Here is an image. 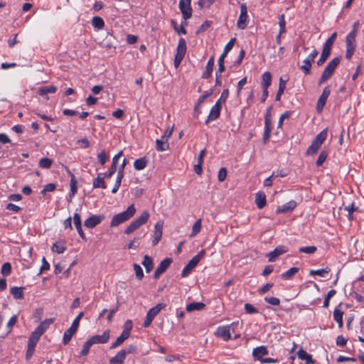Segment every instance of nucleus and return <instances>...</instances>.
Listing matches in <instances>:
<instances>
[{
  "label": "nucleus",
  "instance_id": "64",
  "mask_svg": "<svg viewBox=\"0 0 364 364\" xmlns=\"http://www.w3.org/2000/svg\"><path fill=\"white\" fill-rule=\"evenodd\" d=\"M55 189V185L54 183H48L46 185L41 191L42 194H45L46 192H52Z\"/></svg>",
  "mask_w": 364,
  "mask_h": 364
},
{
  "label": "nucleus",
  "instance_id": "28",
  "mask_svg": "<svg viewBox=\"0 0 364 364\" xmlns=\"http://www.w3.org/2000/svg\"><path fill=\"white\" fill-rule=\"evenodd\" d=\"M105 178H106L105 177V176L103 177H102L100 173L98 174L97 176L93 181V183H92L93 188H101L103 189L107 188V186L105 182Z\"/></svg>",
  "mask_w": 364,
  "mask_h": 364
},
{
  "label": "nucleus",
  "instance_id": "20",
  "mask_svg": "<svg viewBox=\"0 0 364 364\" xmlns=\"http://www.w3.org/2000/svg\"><path fill=\"white\" fill-rule=\"evenodd\" d=\"M214 56H211L206 64L205 70L202 75V78L208 79L211 76V73L213 72V69L214 67Z\"/></svg>",
  "mask_w": 364,
  "mask_h": 364
},
{
  "label": "nucleus",
  "instance_id": "61",
  "mask_svg": "<svg viewBox=\"0 0 364 364\" xmlns=\"http://www.w3.org/2000/svg\"><path fill=\"white\" fill-rule=\"evenodd\" d=\"M162 237V232H154L153 234V240H152V245L153 246L156 245Z\"/></svg>",
  "mask_w": 364,
  "mask_h": 364
},
{
  "label": "nucleus",
  "instance_id": "53",
  "mask_svg": "<svg viewBox=\"0 0 364 364\" xmlns=\"http://www.w3.org/2000/svg\"><path fill=\"white\" fill-rule=\"evenodd\" d=\"M279 31L280 34H283L286 32V21L284 14H282L279 16Z\"/></svg>",
  "mask_w": 364,
  "mask_h": 364
},
{
  "label": "nucleus",
  "instance_id": "63",
  "mask_svg": "<svg viewBox=\"0 0 364 364\" xmlns=\"http://www.w3.org/2000/svg\"><path fill=\"white\" fill-rule=\"evenodd\" d=\"M213 94V90H209L208 91H206L203 95H201L198 100V106H200V105L201 103L203 102V101L208 98V97H210L211 95Z\"/></svg>",
  "mask_w": 364,
  "mask_h": 364
},
{
  "label": "nucleus",
  "instance_id": "58",
  "mask_svg": "<svg viewBox=\"0 0 364 364\" xmlns=\"http://www.w3.org/2000/svg\"><path fill=\"white\" fill-rule=\"evenodd\" d=\"M304 65L300 67V69L306 74L309 75L311 73V64L309 61H303Z\"/></svg>",
  "mask_w": 364,
  "mask_h": 364
},
{
  "label": "nucleus",
  "instance_id": "23",
  "mask_svg": "<svg viewBox=\"0 0 364 364\" xmlns=\"http://www.w3.org/2000/svg\"><path fill=\"white\" fill-rule=\"evenodd\" d=\"M255 203L259 209H262L266 205V196L264 193L259 191L256 193Z\"/></svg>",
  "mask_w": 364,
  "mask_h": 364
},
{
  "label": "nucleus",
  "instance_id": "51",
  "mask_svg": "<svg viewBox=\"0 0 364 364\" xmlns=\"http://www.w3.org/2000/svg\"><path fill=\"white\" fill-rule=\"evenodd\" d=\"M11 272V265L9 262L3 264L1 269V273L4 276H9Z\"/></svg>",
  "mask_w": 364,
  "mask_h": 364
},
{
  "label": "nucleus",
  "instance_id": "62",
  "mask_svg": "<svg viewBox=\"0 0 364 364\" xmlns=\"http://www.w3.org/2000/svg\"><path fill=\"white\" fill-rule=\"evenodd\" d=\"M264 301L273 306H278L280 304V301L277 297H265Z\"/></svg>",
  "mask_w": 364,
  "mask_h": 364
},
{
  "label": "nucleus",
  "instance_id": "60",
  "mask_svg": "<svg viewBox=\"0 0 364 364\" xmlns=\"http://www.w3.org/2000/svg\"><path fill=\"white\" fill-rule=\"evenodd\" d=\"M245 310L247 314H257L258 310L251 304L247 303L245 304Z\"/></svg>",
  "mask_w": 364,
  "mask_h": 364
},
{
  "label": "nucleus",
  "instance_id": "30",
  "mask_svg": "<svg viewBox=\"0 0 364 364\" xmlns=\"http://www.w3.org/2000/svg\"><path fill=\"white\" fill-rule=\"evenodd\" d=\"M148 160L146 157H141L136 159L134 162V167L137 171L144 169L147 165Z\"/></svg>",
  "mask_w": 364,
  "mask_h": 364
},
{
  "label": "nucleus",
  "instance_id": "59",
  "mask_svg": "<svg viewBox=\"0 0 364 364\" xmlns=\"http://www.w3.org/2000/svg\"><path fill=\"white\" fill-rule=\"evenodd\" d=\"M227 177V169L224 167L220 168L218 174V179L220 182H223L225 180Z\"/></svg>",
  "mask_w": 364,
  "mask_h": 364
},
{
  "label": "nucleus",
  "instance_id": "10",
  "mask_svg": "<svg viewBox=\"0 0 364 364\" xmlns=\"http://www.w3.org/2000/svg\"><path fill=\"white\" fill-rule=\"evenodd\" d=\"M221 108L222 102H220V100H218L215 105L211 108L205 124H208L211 120L217 119L220 117Z\"/></svg>",
  "mask_w": 364,
  "mask_h": 364
},
{
  "label": "nucleus",
  "instance_id": "54",
  "mask_svg": "<svg viewBox=\"0 0 364 364\" xmlns=\"http://www.w3.org/2000/svg\"><path fill=\"white\" fill-rule=\"evenodd\" d=\"M123 176H122V173H117V179H116V181H115V183H114V186L112 190V193H116L119 188V186H121V183H122V179Z\"/></svg>",
  "mask_w": 364,
  "mask_h": 364
},
{
  "label": "nucleus",
  "instance_id": "44",
  "mask_svg": "<svg viewBox=\"0 0 364 364\" xmlns=\"http://www.w3.org/2000/svg\"><path fill=\"white\" fill-rule=\"evenodd\" d=\"M200 229H201V220L198 219V220H196L194 223V224L193 225L192 232L190 235V237H192L196 236L200 231Z\"/></svg>",
  "mask_w": 364,
  "mask_h": 364
},
{
  "label": "nucleus",
  "instance_id": "4",
  "mask_svg": "<svg viewBox=\"0 0 364 364\" xmlns=\"http://www.w3.org/2000/svg\"><path fill=\"white\" fill-rule=\"evenodd\" d=\"M43 333L40 331V330H37L36 328L31 333L29 336L28 341L27 350L26 353V359L29 360L34 353L35 348L41 336Z\"/></svg>",
  "mask_w": 364,
  "mask_h": 364
},
{
  "label": "nucleus",
  "instance_id": "38",
  "mask_svg": "<svg viewBox=\"0 0 364 364\" xmlns=\"http://www.w3.org/2000/svg\"><path fill=\"white\" fill-rule=\"evenodd\" d=\"M321 144L313 141L306 151V155H314L320 149Z\"/></svg>",
  "mask_w": 364,
  "mask_h": 364
},
{
  "label": "nucleus",
  "instance_id": "48",
  "mask_svg": "<svg viewBox=\"0 0 364 364\" xmlns=\"http://www.w3.org/2000/svg\"><path fill=\"white\" fill-rule=\"evenodd\" d=\"M329 272H330V269L326 267L324 269H317V270L311 269V270H310L309 274L311 275H318L320 277H325V275L326 274H328Z\"/></svg>",
  "mask_w": 364,
  "mask_h": 364
},
{
  "label": "nucleus",
  "instance_id": "1",
  "mask_svg": "<svg viewBox=\"0 0 364 364\" xmlns=\"http://www.w3.org/2000/svg\"><path fill=\"white\" fill-rule=\"evenodd\" d=\"M136 213V208L134 204L130 205L126 210L114 215L110 222L111 227H116L132 218Z\"/></svg>",
  "mask_w": 364,
  "mask_h": 364
},
{
  "label": "nucleus",
  "instance_id": "50",
  "mask_svg": "<svg viewBox=\"0 0 364 364\" xmlns=\"http://www.w3.org/2000/svg\"><path fill=\"white\" fill-rule=\"evenodd\" d=\"M212 24V21H204L202 25L197 29L196 31V34H199V33H201L204 31H205L206 30H208L210 26Z\"/></svg>",
  "mask_w": 364,
  "mask_h": 364
},
{
  "label": "nucleus",
  "instance_id": "39",
  "mask_svg": "<svg viewBox=\"0 0 364 364\" xmlns=\"http://www.w3.org/2000/svg\"><path fill=\"white\" fill-rule=\"evenodd\" d=\"M171 23L173 27L174 31L178 34H184V35L186 34V30L184 28V26L187 24L186 21H185L184 23H181L180 28L178 27V25H177V23L176 22V21L171 20Z\"/></svg>",
  "mask_w": 364,
  "mask_h": 364
},
{
  "label": "nucleus",
  "instance_id": "17",
  "mask_svg": "<svg viewBox=\"0 0 364 364\" xmlns=\"http://www.w3.org/2000/svg\"><path fill=\"white\" fill-rule=\"evenodd\" d=\"M287 252V250L283 246H279V247H276L273 251L270 252L267 255L269 261L271 262L275 261L276 258L278 256H279Z\"/></svg>",
  "mask_w": 364,
  "mask_h": 364
},
{
  "label": "nucleus",
  "instance_id": "52",
  "mask_svg": "<svg viewBox=\"0 0 364 364\" xmlns=\"http://www.w3.org/2000/svg\"><path fill=\"white\" fill-rule=\"evenodd\" d=\"M317 248L316 246H308V247H301L299 249L300 252H303L305 254H314L316 251Z\"/></svg>",
  "mask_w": 364,
  "mask_h": 364
},
{
  "label": "nucleus",
  "instance_id": "11",
  "mask_svg": "<svg viewBox=\"0 0 364 364\" xmlns=\"http://www.w3.org/2000/svg\"><path fill=\"white\" fill-rule=\"evenodd\" d=\"M104 219L105 216L103 215H93L85 220L84 225L88 228H93L100 224Z\"/></svg>",
  "mask_w": 364,
  "mask_h": 364
},
{
  "label": "nucleus",
  "instance_id": "9",
  "mask_svg": "<svg viewBox=\"0 0 364 364\" xmlns=\"http://www.w3.org/2000/svg\"><path fill=\"white\" fill-rule=\"evenodd\" d=\"M331 90L329 86H326L323 88V92L321 95H320L317 104H316V109L318 112H321L323 109V107L326 105L327 98L330 95Z\"/></svg>",
  "mask_w": 364,
  "mask_h": 364
},
{
  "label": "nucleus",
  "instance_id": "12",
  "mask_svg": "<svg viewBox=\"0 0 364 364\" xmlns=\"http://www.w3.org/2000/svg\"><path fill=\"white\" fill-rule=\"evenodd\" d=\"M122 154H123V152H122V151H121L113 157L111 166L109 167L108 171H107L105 173V178H109L112 177L113 176V174L116 172L117 164H118V161H119L121 156L122 155Z\"/></svg>",
  "mask_w": 364,
  "mask_h": 364
},
{
  "label": "nucleus",
  "instance_id": "45",
  "mask_svg": "<svg viewBox=\"0 0 364 364\" xmlns=\"http://www.w3.org/2000/svg\"><path fill=\"white\" fill-rule=\"evenodd\" d=\"M92 346V342L88 339L83 345L82 349L80 352L79 357H83L88 354L90 347Z\"/></svg>",
  "mask_w": 364,
  "mask_h": 364
},
{
  "label": "nucleus",
  "instance_id": "18",
  "mask_svg": "<svg viewBox=\"0 0 364 364\" xmlns=\"http://www.w3.org/2000/svg\"><path fill=\"white\" fill-rule=\"evenodd\" d=\"M341 304H339L333 311V319L337 322L338 328H342L343 326V311L341 309Z\"/></svg>",
  "mask_w": 364,
  "mask_h": 364
},
{
  "label": "nucleus",
  "instance_id": "14",
  "mask_svg": "<svg viewBox=\"0 0 364 364\" xmlns=\"http://www.w3.org/2000/svg\"><path fill=\"white\" fill-rule=\"evenodd\" d=\"M267 354L268 350L264 346L255 348L252 350V356L255 360H262V357L267 355Z\"/></svg>",
  "mask_w": 364,
  "mask_h": 364
},
{
  "label": "nucleus",
  "instance_id": "42",
  "mask_svg": "<svg viewBox=\"0 0 364 364\" xmlns=\"http://www.w3.org/2000/svg\"><path fill=\"white\" fill-rule=\"evenodd\" d=\"M327 137V129L322 130L319 134L316 135L315 139L313 140L320 144H322Z\"/></svg>",
  "mask_w": 364,
  "mask_h": 364
},
{
  "label": "nucleus",
  "instance_id": "6",
  "mask_svg": "<svg viewBox=\"0 0 364 364\" xmlns=\"http://www.w3.org/2000/svg\"><path fill=\"white\" fill-rule=\"evenodd\" d=\"M164 306L165 305L164 304H159L150 309L146 314V319L144 321L143 326L144 328L149 327L154 317L160 312L163 308H164Z\"/></svg>",
  "mask_w": 364,
  "mask_h": 364
},
{
  "label": "nucleus",
  "instance_id": "8",
  "mask_svg": "<svg viewBox=\"0 0 364 364\" xmlns=\"http://www.w3.org/2000/svg\"><path fill=\"white\" fill-rule=\"evenodd\" d=\"M247 9L245 4L240 5V14L238 18L237 26L240 29H245L247 27Z\"/></svg>",
  "mask_w": 364,
  "mask_h": 364
},
{
  "label": "nucleus",
  "instance_id": "26",
  "mask_svg": "<svg viewBox=\"0 0 364 364\" xmlns=\"http://www.w3.org/2000/svg\"><path fill=\"white\" fill-rule=\"evenodd\" d=\"M69 176H70V198H72L77 193V181L72 172L68 171Z\"/></svg>",
  "mask_w": 364,
  "mask_h": 364
},
{
  "label": "nucleus",
  "instance_id": "32",
  "mask_svg": "<svg viewBox=\"0 0 364 364\" xmlns=\"http://www.w3.org/2000/svg\"><path fill=\"white\" fill-rule=\"evenodd\" d=\"M51 250L54 252L62 254L66 250V247L65 246L63 242L57 241L53 245Z\"/></svg>",
  "mask_w": 364,
  "mask_h": 364
},
{
  "label": "nucleus",
  "instance_id": "36",
  "mask_svg": "<svg viewBox=\"0 0 364 364\" xmlns=\"http://www.w3.org/2000/svg\"><path fill=\"white\" fill-rule=\"evenodd\" d=\"M262 85L263 88H268L272 82V75L269 72H265L262 76Z\"/></svg>",
  "mask_w": 364,
  "mask_h": 364
},
{
  "label": "nucleus",
  "instance_id": "3",
  "mask_svg": "<svg viewBox=\"0 0 364 364\" xmlns=\"http://www.w3.org/2000/svg\"><path fill=\"white\" fill-rule=\"evenodd\" d=\"M149 213L147 210H144L141 214L134 219L125 229L124 233L129 235L139 229L141 225L146 223L149 218Z\"/></svg>",
  "mask_w": 364,
  "mask_h": 364
},
{
  "label": "nucleus",
  "instance_id": "7",
  "mask_svg": "<svg viewBox=\"0 0 364 364\" xmlns=\"http://www.w3.org/2000/svg\"><path fill=\"white\" fill-rule=\"evenodd\" d=\"M191 3V0L179 1L178 7L185 21H187L192 16L193 9Z\"/></svg>",
  "mask_w": 364,
  "mask_h": 364
},
{
  "label": "nucleus",
  "instance_id": "46",
  "mask_svg": "<svg viewBox=\"0 0 364 364\" xmlns=\"http://www.w3.org/2000/svg\"><path fill=\"white\" fill-rule=\"evenodd\" d=\"M171 262H172L171 258H166L160 262L158 268L161 269V270L163 272H165L166 271V269L168 268V267L170 266V264H171Z\"/></svg>",
  "mask_w": 364,
  "mask_h": 364
},
{
  "label": "nucleus",
  "instance_id": "43",
  "mask_svg": "<svg viewBox=\"0 0 364 364\" xmlns=\"http://www.w3.org/2000/svg\"><path fill=\"white\" fill-rule=\"evenodd\" d=\"M337 36V33L336 32L333 33L331 36L326 40L323 45V48H326L328 50H331V48L336 41Z\"/></svg>",
  "mask_w": 364,
  "mask_h": 364
},
{
  "label": "nucleus",
  "instance_id": "21",
  "mask_svg": "<svg viewBox=\"0 0 364 364\" xmlns=\"http://www.w3.org/2000/svg\"><path fill=\"white\" fill-rule=\"evenodd\" d=\"M196 260V259L192 258L184 267L181 272L182 277H186L191 273V272L197 266L198 263Z\"/></svg>",
  "mask_w": 364,
  "mask_h": 364
},
{
  "label": "nucleus",
  "instance_id": "29",
  "mask_svg": "<svg viewBox=\"0 0 364 364\" xmlns=\"http://www.w3.org/2000/svg\"><path fill=\"white\" fill-rule=\"evenodd\" d=\"M186 49L187 47L185 39L182 38H180L178 41L176 54L184 57L186 53Z\"/></svg>",
  "mask_w": 364,
  "mask_h": 364
},
{
  "label": "nucleus",
  "instance_id": "16",
  "mask_svg": "<svg viewBox=\"0 0 364 364\" xmlns=\"http://www.w3.org/2000/svg\"><path fill=\"white\" fill-rule=\"evenodd\" d=\"M296 206V203L294 200H290L282 206L278 207L277 213H285L292 211Z\"/></svg>",
  "mask_w": 364,
  "mask_h": 364
},
{
  "label": "nucleus",
  "instance_id": "56",
  "mask_svg": "<svg viewBox=\"0 0 364 364\" xmlns=\"http://www.w3.org/2000/svg\"><path fill=\"white\" fill-rule=\"evenodd\" d=\"M109 156L106 154L105 150H102L97 155V159L101 165H104L108 160Z\"/></svg>",
  "mask_w": 364,
  "mask_h": 364
},
{
  "label": "nucleus",
  "instance_id": "47",
  "mask_svg": "<svg viewBox=\"0 0 364 364\" xmlns=\"http://www.w3.org/2000/svg\"><path fill=\"white\" fill-rule=\"evenodd\" d=\"M328 154L326 150H323L322 151H321L316 162L317 166H321L323 165V164L324 163L328 156Z\"/></svg>",
  "mask_w": 364,
  "mask_h": 364
},
{
  "label": "nucleus",
  "instance_id": "37",
  "mask_svg": "<svg viewBox=\"0 0 364 364\" xmlns=\"http://www.w3.org/2000/svg\"><path fill=\"white\" fill-rule=\"evenodd\" d=\"M57 91V87L54 85L41 87L38 89V93L40 95H45L48 93H55Z\"/></svg>",
  "mask_w": 364,
  "mask_h": 364
},
{
  "label": "nucleus",
  "instance_id": "55",
  "mask_svg": "<svg viewBox=\"0 0 364 364\" xmlns=\"http://www.w3.org/2000/svg\"><path fill=\"white\" fill-rule=\"evenodd\" d=\"M291 114V111H286L285 112L282 114L278 122V127L281 128L282 127L284 119L290 117Z\"/></svg>",
  "mask_w": 364,
  "mask_h": 364
},
{
  "label": "nucleus",
  "instance_id": "15",
  "mask_svg": "<svg viewBox=\"0 0 364 364\" xmlns=\"http://www.w3.org/2000/svg\"><path fill=\"white\" fill-rule=\"evenodd\" d=\"M77 327L74 325H71V326L65 331L63 338V343L64 345H67L69 343L72 337L76 333L77 331Z\"/></svg>",
  "mask_w": 364,
  "mask_h": 364
},
{
  "label": "nucleus",
  "instance_id": "24",
  "mask_svg": "<svg viewBox=\"0 0 364 364\" xmlns=\"http://www.w3.org/2000/svg\"><path fill=\"white\" fill-rule=\"evenodd\" d=\"M156 150L158 151H166L169 148L168 139L161 136L160 139H156Z\"/></svg>",
  "mask_w": 364,
  "mask_h": 364
},
{
  "label": "nucleus",
  "instance_id": "19",
  "mask_svg": "<svg viewBox=\"0 0 364 364\" xmlns=\"http://www.w3.org/2000/svg\"><path fill=\"white\" fill-rule=\"evenodd\" d=\"M230 326H220L218 328V336L223 338L225 341H228L231 338Z\"/></svg>",
  "mask_w": 364,
  "mask_h": 364
},
{
  "label": "nucleus",
  "instance_id": "40",
  "mask_svg": "<svg viewBox=\"0 0 364 364\" xmlns=\"http://www.w3.org/2000/svg\"><path fill=\"white\" fill-rule=\"evenodd\" d=\"M299 269L298 267H291L287 272L282 274V277L284 279H291L295 274L299 272Z\"/></svg>",
  "mask_w": 364,
  "mask_h": 364
},
{
  "label": "nucleus",
  "instance_id": "35",
  "mask_svg": "<svg viewBox=\"0 0 364 364\" xmlns=\"http://www.w3.org/2000/svg\"><path fill=\"white\" fill-rule=\"evenodd\" d=\"M54 322V318H47L42 321L37 327V330H40V331L43 333L48 329V328Z\"/></svg>",
  "mask_w": 364,
  "mask_h": 364
},
{
  "label": "nucleus",
  "instance_id": "25",
  "mask_svg": "<svg viewBox=\"0 0 364 364\" xmlns=\"http://www.w3.org/2000/svg\"><path fill=\"white\" fill-rule=\"evenodd\" d=\"M298 358L301 360H305L306 364H314L315 361L312 359L311 355L306 353L301 348L297 353Z\"/></svg>",
  "mask_w": 364,
  "mask_h": 364
},
{
  "label": "nucleus",
  "instance_id": "2",
  "mask_svg": "<svg viewBox=\"0 0 364 364\" xmlns=\"http://www.w3.org/2000/svg\"><path fill=\"white\" fill-rule=\"evenodd\" d=\"M341 60V57H336L333 58L325 67L321 76L318 82V85H321L326 81H327L328 79L331 77V76L333 75L334 71L338 64L340 63Z\"/></svg>",
  "mask_w": 364,
  "mask_h": 364
},
{
  "label": "nucleus",
  "instance_id": "22",
  "mask_svg": "<svg viewBox=\"0 0 364 364\" xmlns=\"http://www.w3.org/2000/svg\"><path fill=\"white\" fill-rule=\"evenodd\" d=\"M126 353L121 350H119L115 356L109 360L110 364H124V360L126 359Z\"/></svg>",
  "mask_w": 364,
  "mask_h": 364
},
{
  "label": "nucleus",
  "instance_id": "34",
  "mask_svg": "<svg viewBox=\"0 0 364 364\" xmlns=\"http://www.w3.org/2000/svg\"><path fill=\"white\" fill-rule=\"evenodd\" d=\"M331 50H328V49L323 47L321 55L316 63L318 66H321L325 63V61L328 59V58L331 55Z\"/></svg>",
  "mask_w": 364,
  "mask_h": 364
},
{
  "label": "nucleus",
  "instance_id": "27",
  "mask_svg": "<svg viewBox=\"0 0 364 364\" xmlns=\"http://www.w3.org/2000/svg\"><path fill=\"white\" fill-rule=\"evenodd\" d=\"M25 287H13L10 289V292L15 299H23V290Z\"/></svg>",
  "mask_w": 364,
  "mask_h": 364
},
{
  "label": "nucleus",
  "instance_id": "57",
  "mask_svg": "<svg viewBox=\"0 0 364 364\" xmlns=\"http://www.w3.org/2000/svg\"><path fill=\"white\" fill-rule=\"evenodd\" d=\"M134 269L135 271L136 277L139 280L142 279L144 277V272L141 267L137 264H134Z\"/></svg>",
  "mask_w": 364,
  "mask_h": 364
},
{
  "label": "nucleus",
  "instance_id": "5",
  "mask_svg": "<svg viewBox=\"0 0 364 364\" xmlns=\"http://www.w3.org/2000/svg\"><path fill=\"white\" fill-rule=\"evenodd\" d=\"M356 35H355V32H350L346 38V58L348 60H350L356 47L355 38Z\"/></svg>",
  "mask_w": 364,
  "mask_h": 364
},
{
  "label": "nucleus",
  "instance_id": "33",
  "mask_svg": "<svg viewBox=\"0 0 364 364\" xmlns=\"http://www.w3.org/2000/svg\"><path fill=\"white\" fill-rule=\"evenodd\" d=\"M142 265L144 267L146 272H150L154 267L153 259L151 257L145 255L142 262Z\"/></svg>",
  "mask_w": 364,
  "mask_h": 364
},
{
  "label": "nucleus",
  "instance_id": "49",
  "mask_svg": "<svg viewBox=\"0 0 364 364\" xmlns=\"http://www.w3.org/2000/svg\"><path fill=\"white\" fill-rule=\"evenodd\" d=\"M53 164V161L48 158H42L39 161V166L42 168H49Z\"/></svg>",
  "mask_w": 364,
  "mask_h": 364
},
{
  "label": "nucleus",
  "instance_id": "31",
  "mask_svg": "<svg viewBox=\"0 0 364 364\" xmlns=\"http://www.w3.org/2000/svg\"><path fill=\"white\" fill-rule=\"evenodd\" d=\"M205 304L203 302H193L186 306V311L192 312L193 311H199L205 307Z\"/></svg>",
  "mask_w": 364,
  "mask_h": 364
},
{
  "label": "nucleus",
  "instance_id": "41",
  "mask_svg": "<svg viewBox=\"0 0 364 364\" xmlns=\"http://www.w3.org/2000/svg\"><path fill=\"white\" fill-rule=\"evenodd\" d=\"M92 23L97 29H102L105 26L103 19L100 16H94L92 19Z\"/></svg>",
  "mask_w": 364,
  "mask_h": 364
},
{
  "label": "nucleus",
  "instance_id": "13",
  "mask_svg": "<svg viewBox=\"0 0 364 364\" xmlns=\"http://www.w3.org/2000/svg\"><path fill=\"white\" fill-rule=\"evenodd\" d=\"M109 338V333L108 331H106L102 335H96L91 337L89 340L92 342V344L94 345L95 343H105L108 341Z\"/></svg>",
  "mask_w": 364,
  "mask_h": 364
}]
</instances>
